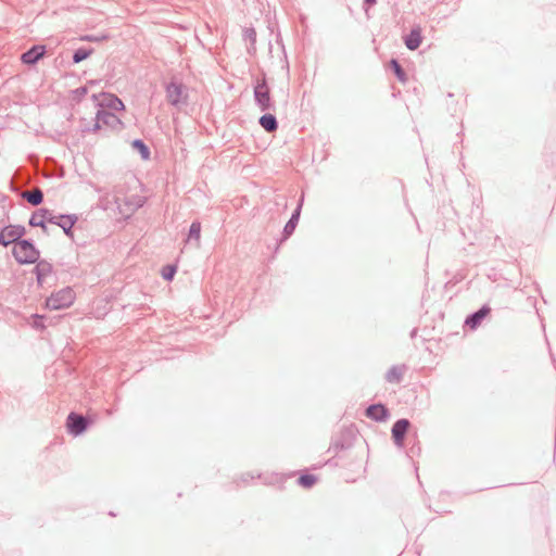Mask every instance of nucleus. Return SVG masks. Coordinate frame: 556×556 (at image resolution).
<instances>
[{
    "label": "nucleus",
    "mask_w": 556,
    "mask_h": 556,
    "mask_svg": "<svg viewBox=\"0 0 556 556\" xmlns=\"http://www.w3.org/2000/svg\"><path fill=\"white\" fill-rule=\"evenodd\" d=\"M47 317L45 315L34 314L31 316V326L33 328L37 330H42L46 328V321Z\"/></svg>",
    "instance_id": "nucleus-27"
},
{
    "label": "nucleus",
    "mask_w": 556,
    "mask_h": 556,
    "mask_svg": "<svg viewBox=\"0 0 556 556\" xmlns=\"http://www.w3.org/2000/svg\"><path fill=\"white\" fill-rule=\"evenodd\" d=\"M177 273V267L175 265H166L162 269V277L166 281H172Z\"/></svg>",
    "instance_id": "nucleus-28"
},
{
    "label": "nucleus",
    "mask_w": 556,
    "mask_h": 556,
    "mask_svg": "<svg viewBox=\"0 0 556 556\" xmlns=\"http://www.w3.org/2000/svg\"><path fill=\"white\" fill-rule=\"evenodd\" d=\"M165 91L166 100L170 105L181 108L188 104V92L181 83L176 80L169 81L165 86Z\"/></svg>",
    "instance_id": "nucleus-6"
},
{
    "label": "nucleus",
    "mask_w": 556,
    "mask_h": 556,
    "mask_svg": "<svg viewBox=\"0 0 556 556\" xmlns=\"http://www.w3.org/2000/svg\"><path fill=\"white\" fill-rule=\"evenodd\" d=\"M352 430H344L339 435H337L329 447V451H333L338 454L340 451L348 450L352 446Z\"/></svg>",
    "instance_id": "nucleus-15"
},
{
    "label": "nucleus",
    "mask_w": 556,
    "mask_h": 556,
    "mask_svg": "<svg viewBox=\"0 0 556 556\" xmlns=\"http://www.w3.org/2000/svg\"><path fill=\"white\" fill-rule=\"evenodd\" d=\"M47 210L46 207L39 208L37 212L33 213L29 218V225L31 227H39L42 231L48 232L47 223L48 219L43 217L42 211Z\"/></svg>",
    "instance_id": "nucleus-20"
},
{
    "label": "nucleus",
    "mask_w": 556,
    "mask_h": 556,
    "mask_svg": "<svg viewBox=\"0 0 556 556\" xmlns=\"http://www.w3.org/2000/svg\"><path fill=\"white\" fill-rule=\"evenodd\" d=\"M317 476L313 473H303L299 477L298 483L304 489H311L317 483Z\"/></svg>",
    "instance_id": "nucleus-24"
},
{
    "label": "nucleus",
    "mask_w": 556,
    "mask_h": 556,
    "mask_svg": "<svg viewBox=\"0 0 556 556\" xmlns=\"http://www.w3.org/2000/svg\"><path fill=\"white\" fill-rule=\"evenodd\" d=\"M26 235V228L22 225H8L0 229V245L7 248L23 239Z\"/></svg>",
    "instance_id": "nucleus-8"
},
{
    "label": "nucleus",
    "mask_w": 556,
    "mask_h": 556,
    "mask_svg": "<svg viewBox=\"0 0 556 556\" xmlns=\"http://www.w3.org/2000/svg\"><path fill=\"white\" fill-rule=\"evenodd\" d=\"M104 126L109 127L111 129H122L123 122L121 121L119 117L116 116V114L114 112H110L104 109H98L93 126H92V128H88V130L97 132L98 130L102 129Z\"/></svg>",
    "instance_id": "nucleus-5"
},
{
    "label": "nucleus",
    "mask_w": 556,
    "mask_h": 556,
    "mask_svg": "<svg viewBox=\"0 0 556 556\" xmlns=\"http://www.w3.org/2000/svg\"><path fill=\"white\" fill-rule=\"evenodd\" d=\"M410 428V421L406 418L397 419L392 428H391V435L394 444L403 448L405 443V438L408 433V430Z\"/></svg>",
    "instance_id": "nucleus-10"
},
{
    "label": "nucleus",
    "mask_w": 556,
    "mask_h": 556,
    "mask_svg": "<svg viewBox=\"0 0 556 556\" xmlns=\"http://www.w3.org/2000/svg\"><path fill=\"white\" fill-rule=\"evenodd\" d=\"M201 235V224L198 220L191 223L188 231V240L199 241Z\"/></svg>",
    "instance_id": "nucleus-26"
},
{
    "label": "nucleus",
    "mask_w": 556,
    "mask_h": 556,
    "mask_svg": "<svg viewBox=\"0 0 556 556\" xmlns=\"http://www.w3.org/2000/svg\"><path fill=\"white\" fill-rule=\"evenodd\" d=\"M365 415L367 418L377 421V422H383L387 421L390 417V412L388 407L382 403H375L369 405L366 410Z\"/></svg>",
    "instance_id": "nucleus-14"
},
{
    "label": "nucleus",
    "mask_w": 556,
    "mask_h": 556,
    "mask_svg": "<svg viewBox=\"0 0 556 556\" xmlns=\"http://www.w3.org/2000/svg\"><path fill=\"white\" fill-rule=\"evenodd\" d=\"M491 307L489 304H483L479 309L467 315L464 321V328L466 330H477L483 320L491 314Z\"/></svg>",
    "instance_id": "nucleus-9"
},
{
    "label": "nucleus",
    "mask_w": 556,
    "mask_h": 556,
    "mask_svg": "<svg viewBox=\"0 0 556 556\" xmlns=\"http://www.w3.org/2000/svg\"><path fill=\"white\" fill-rule=\"evenodd\" d=\"M303 203H304V193L301 194V197L298 201L296 207L294 208V211L291 214V217L289 218V220L287 222V224L283 227L281 241H286L293 235V232L299 224V220H300Z\"/></svg>",
    "instance_id": "nucleus-12"
},
{
    "label": "nucleus",
    "mask_w": 556,
    "mask_h": 556,
    "mask_svg": "<svg viewBox=\"0 0 556 556\" xmlns=\"http://www.w3.org/2000/svg\"><path fill=\"white\" fill-rule=\"evenodd\" d=\"M88 93V88L86 86H80L73 90L74 100L80 101Z\"/></svg>",
    "instance_id": "nucleus-30"
},
{
    "label": "nucleus",
    "mask_w": 556,
    "mask_h": 556,
    "mask_svg": "<svg viewBox=\"0 0 556 556\" xmlns=\"http://www.w3.org/2000/svg\"><path fill=\"white\" fill-rule=\"evenodd\" d=\"M247 52L249 55H254L255 52H256V47H255V43H250L248 47H247Z\"/></svg>",
    "instance_id": "nucleus-33"
},
{
    "label": "nucleus",
    "mask_w": 556,
    "mask_h": 556,
    "mask_svg": "<svg viewBox=\"0 0 556 556\" xmlns=\"http://www.w3.org/2000/svg\"><path fill=\"white\" fill-rule=\"evenodd\" d=\"M75 301V292L71 287H65L46 299V307L60 311L70 307Z\"/></svg>",
    "instance_id": "nucleus-3"
},
{
    "label": "nucleus",
    "mask_w": 556,
    "mask_h": 556,
    "mask_svg": "<svg viewBox=\"0 0 556 556\" xmlns=\"http://www.w3.org/2000/svg\"><path fill=\"white\" fill-rule=\"evenodd\" d=\"M389 67L400 81H406L407 75L405 73V70L396 59L390 60Z\"/></svg>",
    "instance_id": "nucleus-22"
},
{
    "label": "nucleus",
    "mask_w": 556,
    "mask_h": 556,
    "mask_svg": "<svg viewBox=\"0 0 556 556\" xmlns=\"http://www.w3.org/2000/svg\"><path fill=\"white\" fill-rule=\"evenodd\" d=\"M243 39L249 43H256V31L253 27L243 29Z\"/></svg>",
    "instance_id": "nucleus-29"
},
{
    "label": "nucleus",
    "mask_w": 556,
    "mask_h": 556,
    "mask_svg": "<svg viewBox=\"0 0 556 556\" xmlns=\"http://www.w3.org/2000/svg\"><path fill=\"white\" fill-rule=\"evenodd\" d=\"M406 371L405 365H394L386 374L384 379L389 383H400Z\"/></svg>",
    "instance_id": "nucleus-18"
},
{
    "label": "nucleus",
    "mask_w": 556,
    "mask_h": 556,
    "mask_svg": "<svg viewBox=\"0 0 556 556\" xmlns=\"http://www.w3.org/2000/svg\"><path fill=\"white\" fill-rule=\"evenodd\" d=\"M92 422L93 420L90 417L71 412L66 418V430L71 435L78 437L85 433Z\"/></svg>",
    "instance_id": "nucleus-7"
},
{
    "label": "nucleus",
    "mask_w": 556,
    "mask_h": 556,
    "mask_svg": "<svg viewBox=\"0 0 556 556\" xmlns=\"http://www.w3.org/2000/svg\"><path fill=\"white\" fill-rule=\"evenodd\" d=\"M42 213L48 223L61 227L68 238H73V227L78 220L76 214H54L51 210H43Z\"/></svg>",
    "instance_id": "nucleus-4"
},
{
    "label": "nucleus",
    "mask_w": 556,
    "mask_h": 556,
    "mask_svg": "<svg viewBox=\"0 0 556 556\" xmlns=\"http://www.w3.org/2000/svg\"><path fill=\"white\" fill-rule=\"evenodd\" d=\"M258 124L267 132H273L278 129V121L276 116L269 112H266L258 118Z\"/></svg>",
    "instance_id": "nucleus-19"
},
{
    "label": "nucleus",
    "mask_w": 556,
    "mask_h": 556,
    "mask_svg": "<svg viewBox=\"0 0 556 556\" xmlns=\"http://www.w3.org/2000/svg\"><path fill=\"white\" fill-rule=\"evenodd\" d=\"M376 3H377V0H363V7H364L365 11H368Z\"/></svg>",
    "instance_id": "nucleus-32"
},
{
    "label": "nucleus",
    "mask_w": 556,
    "mask_h": 556,
    "mask_svg": "<svg viewBox=\"0 0 556 556\" xmlns=\"http://www.w3.org/2000/svg\"><path fill=\"white\" fill-rule=\"evenodd\" d=\"M422 41L421 28L416 25L412 27L408 34L404 36V43L406 48L410 51L417 50Z\"/></svg>",
    "instance_id": "nucleus-17"
},
{
    "label": "nucleus",
    "mask_w": 556,
    "mask_h": 556,
    "mask_svg": "<svg viewBox=\"0 0 556 556\" xmlns=\"http://www.w3.org/2000/svg\"><path fill=\"white\" fill-rule=\"evenodd\" d=\"M12 255L20 265L35 264L40 257V251L31 239H22L12 249Z\"/></svg>",
    "instance_id": "nucleus-1"
},
{
    "label": "nucleus",
    "mask_w": 556,
    "mask_h": 556,
    "mask_svg": "<svg viewBox=\"0 0 556 556\" xmlns=\"http://www.w3.org/2000/svg\"><path fill=\"white\" fill-rule=\"evenodd\" d=\"M134 151L138 152L142 160L148 161L151 157V150L142 139H134L130 143Z\"/></svg>",
    "instance_id": "nucleus-21"
},
{
    "label": "nucleus",
    "mask_w": 556,
    "mask_h": 556,
    "mask_svg": "<svg viewBox=\"0 0 556 556\" xmlns=\"http://www.w3.org/2000/svg\"><path fill=\"white\" fill-rule=\"evenodd\" d=\"M24 198L30 203L33 206H38L43 202V192L40 189H37L33 192L25 193Z\"/></svg>",
    "instance_id": "nucleus-25"
},
{
    "label": "nucleus",
    "mask_w": 556,
    "mask_h": 556,
    "mask_svg": "<svg viewBox=\"0 0 556 556\" xmlns=\"http://www.w3.org/2000/svg\"><path fill=\"white\" fill-rule=\"evenodd\" d=\"M108 38H109L108 35H102V36L85 35L81 37V40L89 41V42H100V41L106 40Z\"/></svg>",
    "instance_id": "nucleus-31"
},
{
    "label": "nucleus",
    "mask_w": 556,
    "mask_h": 556,
    "mask_svg": "<svg viewBox=\"0 0 556 556\" xmlns=\"http://www.w3.org/2000/svg\"><path fill=\"white\" fill-rule=\"evenodd\" d=\"M99 81L98 80H90L89 84L90 85H97Z\"/></svg>",
    "instance_id": "nucleus-35"
},
{
    "label": "nucleus",
    "mask_w": 556,
    "mask_h": 556,
    "mask_svg": "<svg viewBox=\"0 0 556 556\" xmlns=\"http://www.w3.org/2000/svg\"><path fill=\"white\" fill-rule=\"evenodd\" d=\"M92 99H93L94 101H98V96H97V94H92Z\"/></svg>",
    "instance_id": "nucleus-36"
},
{
    "label": "nucleus",
    "mask_w": 556,
    "mask_h": 556,
    "mask_svg": "<svg viewBox=\"0 0 556 556\" xmlns=\"http://www.w3.org/2000/svg\"><path fill=\"white\" fill-rule=\"evenodd\" d=\"M35 264L36 266L34 267L33 271L36 275L38 287L42 288L46 283V279L53 273V265L47 260L40 258Z\"/></svg>",
    "instance_id": "nucleus-13"
},
{
    "label": "nucleus",
    "mask_w": 556,
    "mask_h": 556,
    "mask_svg": "<svg viewBox=\"0 0 556 556\" xmlns=\"http://www.w3.org/2000/svg\"><path fill=\"white\" fill-rule=\"evenodd\" d=\"M101 97H102V100L98 102V105L100 106V109H104L110 112L111 111L117 112V111L125 110V105H124L123 101L117 96L112 94V93H102Z\"/></svg>",
    "instance_id": "nucleus-16"
},
{
    "label": "nucleus",
    "mask_w": 556,
    "mask_h": 556,
    "mask_svg": "<svg viewBox=\"0 0 556 556\" xmlns=\"http://www.w3.org/2000/svg\"><path fill=\"white\" fill-rule=\"evenodd\" d=\"M47 54V47L45 45H34L21 54V62L28 66L36 65Z\"/></svg>",
    "instance_id": "nucleus-11"
},
{
    "label": "nucleus",
    "mask_w": 556,
    "mask_h": 556,
    "mask_svg": "<svg viewBox=\"0 0 556 556\" xmlns=\"http://www.w3.org/2000/svg\"><path fill=\"white\" fill-rule=\"evenodd\" d=\"M93 48L80 47L73 52V63L77 64L88 59L93 53Z\"/></svg>",
    "instance_id": "nucleus-23"
},
{
    "label": "nucleus",
    "mask_w": 556,
    "mask_h": 556,
    "mask_svg": "<svg viewBox=\"0 0 556 556\" xmlns=\"http://www.w3.org/2000/svg\"><path fill=\"white\" fill-rule=\"evenodd\" d=\"M255 104L262 112L275 110V103L270 96V88L265 77L258 79L253 88Z\"/></svg>",
    "instance_id": "nucleus-2"
},
{
    "label": "nucleus",
    "mask_w": 556,
    "mask_h": 556,
    "mask_svg": "<svg viewBox=\"0 0 556 556\" xmlns=\"http://www.w3.org/2000/svg\"><path fill=\"white\" fill-rule=\"evenodd\" d=\"M254 479V476L250 475V473H244L241 476V480L244 482V483H248L249 481L253 480Z\"/></svg>",
    "instance_id": "nucleus-34"
}]
</instances>
